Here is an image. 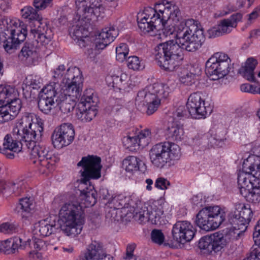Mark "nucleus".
Here are the masks:
<instances>
[{"label": "nucleus", "mask_w": 260, "mask_h": 260, "mask_svg": "<svg viewBox=\"0 0 260 260\" xmlns=\"http://www.w3.org/2000/svg\"><path fill=\"white\" fill-rule=\"evenodd\" d=\"M192 19L182 23L176 30V40H170L158 45L155 48V60L162 69L175 71L183 59V50L194 52L199 50L205 41L202 28Z\"/></svg>", "instance_id": "1"}, {"label": "nucleus", "mask_w": 260, "mask_h": 260, "mask_svg": "<svg viewBox=\"0 0 260 260\" xmlns=\"http://www.w3.org/2000/svg\"><path fill=\"white\" fill-rule=\"evenodd\" d=\"M25 24L20 20H8L6 17L0 20V40L5 51L12 54L26 37Z\"/></svg>", "instance_id": "2"}, {"label": "nucleus", "mask_w": 260, "mask_h": 260, "mask_svg": "<svg viewBox=\"0 0 260 260\" xmlns=\"http://www.w3.org/2000/svg\"><path fill=\"white\" fill-rule=\"evenodd\" d=\"M84 212L80 204L68 201L61 207L58 220L61 231L68 236L80 234L84 222Z\"/></svg>", "instance_id": "3"}, {"label": "nucleus", "mask_w": 260, "mask_h": 260, "mask_svg": "<svg viewBox=\"0 0 260 260\" xmlns=\"http://www.w3.org/2000/svg\"><path fill=\"white\" fill-rule=\"evenodd\" d=\"M18 90L13 86H5L0 91V122L13 119L19 113L21 100Z\"/></svg>", "instance_id": "4"}, {"label": "nucleus", "mask_w": 260, "mask_h": 260, "mask_svg": "<svg viewBox=\"0 0 260 260\" xmlns=\"http://www.w3.org/2000/svg\"><path fill=\"white\" fill-rule=\"evenodd\" d=\"M180 155L179 146L170 142L156 144L153 146L149 151L151 162L159 168H162L172 160H178Z\"/></svg>", "instance_id": "5"}, {"label": "nucleus", "mask_w": 260, "mask_h": 260, "mask_svg": "<svg viewBox=\"0 0 260 260\" xmlns=\"http://www.w3.org/2000/svg\"><path fill=\"white\" fill-rule=\"evenodd\" d=\"M225 212L218 206L203 208L197 214L196 223L206 232L215 230L225 220Z\"/></svg>", "instance_id": "6"}, {"label": "nucleus", "mask_w": 260, "mask_h": 260, "mask_svg": "<svg viewBox=\"0 0 260 260\" xmlns=\"http://www.w3.org/2000/svg\"><path fill=\"white\" fill-rule=\"evenodd\" d=\"M242 170L239 172L237 178L242 196L243 192H248V190H251L254 186L253 181H255V176L257 175V171H260V164L255 161L254 156H249L243 162Z\"/></svg>", "instance_id": "7"}, {"label": "nucleus", "mask_w": 260, "mask_h": 260, "mask_svg": "<svg viewBox=\"0 0 260 260\" xmlns=\"http://www.w3.org/2000/svg\"><path fill=\"white\" fill-rule=\"evenodd\" d=\"M231 60L222 52H217L212 55L206 62V73L212 80L223 78L232 69Z\"/></svg>", "instance_id": "8"}, {"label": "nucleus", "mask_w": 260, "mask_h": 260, "mask_svg": "<svg viewBox=\"0 0 260 260\" xmlns=\"http://www.w3.org/2000/svg\"><path fill=\"white\" fill-rule=\"evenodd\" d=\"M95 98L93 90L88 89L84 91L76 109V116L83 122L90 121L97 114V110L93 105Z\"/></svg>", "instance_id": "9"}, {"label": "nucleus", "mask_w": 260, "mask_h": 260, "mask_svg": "<svg viewBox=\"0 0 260 260\" xmlns=\"http://www.w3.org/2000/svg\"><path fill=\"white\" fill-rule=\"evenodd\" d=\"M101 162V158L97 156L88 155L82 158L77 164L78 167L83 169V171H81L82 183L87 184L91 179H98L101 177L102 168Z\"/></svg>", "instance_id": "10"}, {"label": "nucleus", "mask_w": 260, "mask_h": 260, "mask_svg": "<svg viewBox=\"0 0 260 260\" xmlns=\"http://www.w3.org/2000/svg\"><path fill=\"white\" fill-rule=\"evenodd\" d=\"M59 86L58 84L50 82L42 90V93L38 101L39 109L45 114L50 112L54 107L55 102L61 99L59 95H61Z\"/></svg>", "instance_id": "11"}, {"label": "nucleus", "mask_w": 260, "mask_h": 260, "mask_svg": "<svg viewBox=\"0 0 260 260\" xmlns=\"http://www.w3.org/2000/svg\"><path fill=\"white\" fill-rule=\"evenodd\" d=\"M118 35L117 30L113 26L107 27L102 29L96 39L95 43L93 42V46L90 47L89 45L87 46V43H85L86 46L84 48L87 47V49L85 53L90 59H94L98 53L97 50L104 49L114 40Z\"/></svg>", "instance_id": "12"}, {"label": "nucleus", "mask_w": 260, "mask_h": 260, "mask_svg": "<svg viewBox=\"0 0 260 260\" xmlns=\"http://www.w3.org/2000/svg\"><path fill=\"white\" fill-rule=\"evenodd\" d=\"M155 11L152 8H146L143 12L139 14L137 22L139 29L144 34L155 32L163 30V24L160 20L154 16Z\"/></svg>", "instance_id": "13"}, {"label": "nucleus", "mask_w": 260, "mask_h": 260, "mask_svg": "<svg viewBox=\"0 0 260 260\" xmlns=\"http://www.w3.org/2000/svg\"><path fill=\"white\" fill-rule=\"evenodd\" d=\"M186 107L189 114L195 119L204 118L212 112L210 107L205 106V101L200 92H194L190 95Z\"/></svg>", "instance_id": "14"}, {"label": "nucleus", "mask_w": 260, "mask_h": 260, "mask_svg": "<svg viewBox=\"0 0 260 260\" xmlns=\"http://www.w3.org/2000/svg\"><path fill=\"white\" fill-rule=\"evenodd\" d=\"M36 142H35L32 146L27 147L31 156L37 159L34 162L38 161L41 166L46 168L49 171L53 170L56 163V157L51 153H49L48 149L45 146L36 145Z\"/></svg>", "instance_id": "15"}, {"label": "nucleus", "mask_w": 260, "mask_h": 260, "mask_svg": "<svg viewBox=\"0 0 260 260\" xmlns=\"http://www.w3.org/2000/svg\"><path fill=\"white\" fill-rule=\"evenodd\" d=\"M78 21L73 24L69 29L71 37L75 41L80 47H85V43L90 47L94 46V44L88 37L89 32L87 27L91 20H87L78 17Z\"/></svg>", "instance_id": "16"}, {"label": "nucleus", "mask_w": 260, "mask_h": 260, "mask_svg": "<svg viewBox=\"0 0 260 260\" xmlns=\"http://www.w3.org/2000/svg\"><path fill=\"white\" fill-rule=\"evenodd\" d=\"M75 131L70 123L61 124L52 135V141L55 148H61L70 145L74 139Z\"/></svg>", "instance_id": "17"}, {"label": "nucleus", "mask_w": 260, "mask_h": 260, "mask_svg": "<svg viewBox=\"0 0 260 260\" xmlns=\"http://www.w3.org/2000/svg\"><path fill=\"white\" fill-rule=\"evenodd\" d=\"M43 132L42 123L34 122L33 116L29 113L27 120V128H25L22 143L27 147L32 146L35 142L40 141Z\"/></svg>", "instance_id": "18"}, {"label": "nucleus", "mask_w": 260, "mask_h": 260, "mask_svg": "<svg viewBox=\"0 0 260 260\" xmlns=\"http://www.w3.org/2000/svg\"><path fill=\"white\" fill-rule=\"evenodd\" d=\"M196 231L192 224L187 221H178L172 230L173 239L178 243L190 241L195 235Z\"/></svg>", "instance_id": "19"}, {"label": "nucleus", "mask_w": 260, "mask_h": 260, "mask_svg": "<svg viewBox=\"0 0 260 260\" xmlns=\"http://www.w3.org/2000/svg\"><path fill=\"white\" fill-rule=\"evenodd\" d=\"M165 88H168V86L160 83H155L148 86L145 89L140 90L135 99L136 105L140 108L145 106L151 100H153L156 94L161 92Z\"/></svg>", "instance_id": "20"}, {"label": "nucleus", "mask_w": 260, "mask_h": 260, "mask_svg": "<svg viewBox=\"0 0 260 260\" xmlns=\"http://www.w3.org/2000/svg\"><path fill=\"white\" fill-rule=\"evenodd\" d=\"M34 28L31 29V34L33 36V40L37 44L41 45L48 44L53 37L51 29L48 26L47 22L44 21L42 18L40 20H36L34 23Z\"/></svg>", "instance_id": "21"}, {"label": "nucleus", "mask_w": 260, "mask_h": 260, "mask_svg": "<svg viewBox=\"0 0 260 260\" xmlns=\"http://www.w3.org/2000/svg\"><path fill=\"white\" fill-rule=\"evenodd\" d=\"M237 215V212H232L229 215V221L232 226L230 228L228 235L233 240H237L246 230L247 224L246 221H243Z\"/></svg>", "instance_id": "22"}, {"label": "nucleus", "mask_w": 260, "mask_h": 260, "mask_svg": "<svg viewBox=\"0 0 260 260\" xmlns=\"http://www.w3.org/2000/svg\"><path fill=\"white\" fill-rule=\"evenodd\" d=\"M95 0H76L77 17L91 20L94 17V9L98 6L94 4Z\"/></svg>", "instance_id": "23"}, {"label": "nucleus", "mask_w": 260, "mask_h": 260, "mask_svg": "<svg viewBox=\"0 0 260 260\" xmlns=\"http://www.w3.org/2000/svg\"><path fill=\"white\" fill-rule=\"evenodd\" d=\"M58 84L59 86L61 95L59 98L61 99L65 98L68 96L69 97L75 98V99L81 98V91L83 87V83L80 84L76 83L74 81L62 82L61 84L58 82H52Z\"/></svg>", "instance_id": "24"}, {"label": "nucleus", "mask_w": 260, "mask_h": 260, "mask_svg": "<svg viewBox=\"0 0 260 260\" xmlns=\"http://www.w3.org/2000/svg\"><path fill=\"white\" fill-rule=\"evenodd\" d=\"M169 120L166 128V135L173 141H181L183 139L184 130L182 125L177 121Z\"/></svg>", "instance_id": "25"}, {"label": "nucleus", "mask_w": 260, "mask_h": 260, "mask_svg": "<svg viewBox=\"0 0 260 260\" xmlns=\"http://www.w3.org/2000/svg\"><path fill=\"white\" fill-rule=\"evenodd\" d=\"M128 77L127 74L122 73L120 76L112 75L106 78V81L109 86L113 87L115 90H125L128 87L127 83Z\"/></svg>", "instance_id": "26"}, {"label": "nucleus", "mask_w": 260, "mask_h": 260, "mask_svg": "<svg viewBox=\"0 0 260 260\" xmlns=\"http://www.w3.org/2000/svg\"><path fill=\"white\" fill-rule=\"evenodd\" d=\"M169 14L167 16H165L163 20V29L165 28L166 24L169 23L173 26H176V30L178 27L182 23H185V21H180L182 19L181 12L178 6L172 5L170 8Z\"/></svg>", "instance_id": "27"}, {"label": "nucleus", "mask_w": 260, "mask_h": 260, "mask_svg": "<svg viewBox=\"0 0 260 260\" xmlns=\"http://www.w3.org/2000/svg\"><path fill=\"white\" fill-rule=\"evenodd\" d=\"M242 17L241 14L236 13L232 15L229 18L221 20L218 26L221 35L230 32L233 28L237 26L238 22L241 20Z\"/></svg>", "instance_id": "28"}, {"label": "nucleus", "mask_w": 260, "mask_h": 260, "mask_svg": "<svg viewBox=\"0 0 260 260\" xmlns=\"http://www.w3.org/2000/svg\"><path fill=\"white\" fill-rule=\"evenodd\" d=\"M56 230L55 224H50L46 220L40 221L34 225L33 233L37 236L47 237Z\"/></svg>", "instance_id": "29"}, {"label": "nucleus", "mask_w": 260, "mask_h": 260, "mask_svg": "<svg viewBox=\"0 0 260 260\" xmlns=\"http://www.w3.org/2000/svg\"><path fill=\"white\" fill-rule=\"evenodd\" d=\"M170 92V89L165 88L164 90L155 96L153 100H151L145 106L147 107L146 113L148 115H151L157 110L160 104V101L162 99L167 98Z\"/></svg>", "instance_id": "30"}, {"label": "nucleus", "mask_w": 260, "mask_h": 260, "mask_svg": "<svg viewBox=\"0 0 260 260\" xmlns=\"http://www.w3.org/2000/svg\"><path fill=\"white\" fill-rule=\"evenodd\" d=\"M147 212H150V222L154 224H163L165 223L164 219V211L161 205L157 206L155 204H149Z\"/></svg>", "instance_id": "31"}, {"label": "nucleus", "mask_w": 260, "mask_h": 260, "mask_svg": "<svg viewBox=\"0 0 260 260\" xmlns=\"http://www.w3.org/2000/svg\"><path fill=\"white\" fill-rule=\"evenodd\" d=\"M29 113H25L20 119H18L14 125L12 135L15 139L22 142L25 128H27V120Z\"/></svg>", "instance_id": "32"}, {"label": "nucleus", "mask_w": 260, "mask_h": 260, "mask_svg": "<svg viewBox=\"0 0 260 260\" xmlns=\"http://www.w3.org/2000/svg\"><path fill=\"white\" fill-rule=\"evenodd\" d=\"M257 64L256 59L253 57H250L247 59L245 66L240 69V72L247 80L251 82L254 81V70Z\"/></svg>", "instance_id": "33"}, {"label": "nucleus", "mask_w": 260, "mask_h": 260, "mask_svg": "<svg viewBox=\"0 0 260 260\" xmlns=\"http://www.w3.org/2000/svg\"><path fill=\"white\" fill-rule=\"evenodd\" d=\"M34 208L33 200L26 197L19 200V203L16 205L15 210L16 212L24 217L30 213Z\"/></svg>", "instance_id": "34"}, {"label": "nucleus", "mask_w": 260, "mask_h": 260, "mask_svg": "<svg viewBox=\"0 0 260 260\" xmlns=\"http://www.w3.org/2000/svg\"><path fill=\"white\" fill-rule=\"evenodd\" d=\"M23 144L20 140L15 139L11 134H7L4 138L3 142L4 149H8L10 151L19 152L21 151Z\"/></svg>", "instance_id": "35"}, {"label": "nucleus", "mask_w": 260, "mask_h": 260, "mask_svg": "<svg viewBox=\"0 0 260 260\" xmlns=\"http://www.w3.org/2000/svg\"><path fill=\"white\" fill-rule=\"evenodd\" d=\"M82 73L79 68L74 67L69 68L66 72L64 77L62 79L61 82L74 81L78 84L83 83Z\"/></svg>", "instance_id": "36"}, {"label": "nucleus", "mask_w": 260, "mask_h": 260, "mask_svg": "<svg viewBox=\"0 0 260 260\" xmlns=\"http://www.w3.org/2000/svg\"><path fill=\"white\" fill-rule=\"evenodd\" d=\"M34 42H35L34 41ZM34 44L25 43L18 54V58L21 61L30 60L36 55V51Z\"/></svg>", "instance_id": "37"}, {"label": "nucleus", "mask_w": 260, "mask_h": 260, "mask_svg": "<svg viewBox=\"0 0 260 260\" xmlns=\"http://www.w3.org/2000/svg\"><path fill=\"white\" fill-rule=\"evenodd\" d=\"M233 212H237V215L244 219L243 221H246L249 222L252 216V211L250 208H247L242 203H236L234 205V210Z\"/></svg>", "instance_id": "38"}, {"label": "nucleus", "mask_w": 260, "mask_h": 260, "mask_svg": "<svg viewBox=\"0 0 260 260\" xmlns=\"http://www.w3.org/2000/svg\"><path fill=\"white\" fill-rule=\"evenodd\" d=\"M141 162L142 161L138 157L129 156L123 160L122 166L126 172H133L139 169Z\"/></svg>", "instance_id": "39"}, {"label": "nucleus", "mask_w": 260, "mask_h": 260, "mask_svg": "<svg viewBox=\"0 0 260 260\" xmlns=\"http://www.w3.org/2000/svg\"><path fill=\"white\" fill-rule=\"evenodd\" d=\"M81 196L82 200L85 202L86 207L92 206L96 202V193L93 186L89 190H83Z\"/></svg>", "instance_id": "40"}, {"label": "nucleus", "mask_w": 260, "mask_h": 260, "mask_svg": "<svg viewBox=\"0 0 260 260\" xmlns=\"http://www.w3.org/2000/svg\"><path fill=\"white\" fill-rule=\"evenodd\" d=\"M243 197L247 201L253 204H256L260 202V186H253L251 190H248V192L243 193Z\"/></svg>", "instance_id": "41"}, {"label": "nucleus", "mask_w": 260, "mask_h": 260, "mask_svg": "<svg viewBox=\"0 0 260 260\" xmlns=\"http://www.w3.org/2000/svg\"><path fill=\"white\" fill-rule=\"evenodd\" d=\"M58 101H60L58 104L59 110L64 114L71 113L75 106L73 100L70 98L68 99L67 96L65 98L58 99Z\"/></svg>", "instance_id": "42"}, {"label": "nucleus", "mask_w": 260, "mask_h": 260, "mask_svg": "<svg viewBox=\"0 0 260 260\" xmlns=\"http://www.w3.org/2000/svg\"><path fill=\"white\" fill-rule=\"evenodd\" d=\"M21 14L23 18L28 19L30 21H33L32 24L36 20H40L42 17H40L38 12L30 6L25 7L21 10Z\"/></svg>", "instance_id": "43"}, {"label": "nucleus", "mask_w": 260, "mask_h": 260, "mask_svg": "<svg viewBox=\"0 0 260 260\" xmlns=\"http://www.w3.org/2000/svg\"><path fill=\"white\" fill-rule=\"evenodd\" d=\"M168 6H165L164 4H158L156 5L154 9L153 10L155 11L154 16L156 18L160 20V23L162 24L165 16H167L169 14V11L172 4L167 3Z\"/></svg>", "instance_id": "44"}, {"label": "nucleus", "mask_w": 260, "mask_h": 260, "mask_svg": "<svg viewBox=\"0 0 260 260\" xmlns=\"http://www.w3.org/2000/svg\"><path fill=\"white\" fill-rule=\"evenodd\" d=\"M213 240L211 237H204L199 241V248L205 253H210L213 251Z\"/></svg>", "instance_id": "45"}, {"label": "nucleus", "mask_w": 260, "mask_h": 260, "mask_svg": "<svg viewBox=\"0 0 260 260\" xmlns=\"http://www.w3.org/2000/svg\"><path fill=\"white\" fill-rule=\"evenodd\" d=\"M137 138L139 142L140 147L144 148L147 146L151 141V133L149 128H145L141 131Z\"/></svg>", "instance_id": "46"}, {"label": "nucleus", "mask_w": 260, "mask_h": 260, "mask_svg": "<svg viewBox=\"0 0 260 260\" xmlns=\"http://www.w3.org/2000/svg\"><path fill=\"white\" fill-rule=\"evenodd\" d=\"M129 49L125 43L120 44L116 48V58L119 62H123L128 54Z\"/></svg>", "instance_id": "47"}, {"label": "nucleus", "mask_w": 260, "mask_h": 260, "mask_svg": "<svg viewBox=\"0 0 260 260\" xmlns=\"http://www.w3.org/2000/svg\"><path fill=\"white\" fill-rule=\"evenodd\" d=\"M25 245H28L30 248H34L37 250L44 249L46 247L44 241L36 237H33L31 239H28L26 242Z\"/></svg>", "instance_id": "48"}, {"label": "nucleus", "mask_w": 260, "mask_h": 260, "mask_svg": "<svg viewBox=\"0 0 260 260\" xmlns=\"http://www.w3.org/2000/svg\"><path fill=\"white\" fill-rule=\"evenodd\" d=\"M148 206H149V204H145L142 207L140 211L136 213V217L140 223L150 222V212H147Z\"/></svg>", "instance_id": "49"}, {"label": "nucleus", "mask_w": 260, "mask_h": 260, "mask_svg": "<svg viewBox=\"0 0 260 260\" xmlns=\"http://www.w3.org/2000/svg\"><path fill=\"white\" fill-rule=\"evenodd\" d=\"M127 65L129 69L133 70H140L144 68V64L137 56H130L127 60Z\"/></svg>", "instance_id": "50"}, {"label": "nucleus", "mask_w": 260, "mask_h": 260, "mask_svg": "<svg viewBox=\"0 0 260 260\" xmlns=\"http://www.w3.org/2000/svg\"><path fill=\"white\" fill-rule=\"evenodd\" d=\"M122 142L124 145L128 149H131L134 147V149H136L140 147L137 136H131L127 135L123 137Z\"/></svg>", "instance_id": "51"}, {"label": "nucleus", "mask_w": 260, "mask_h": 260, "mask_svg": "<svg viewBox=\"0 0 260 260\" xmlns=\"http://www.w3.org/2000/svg\"><path fill=\"white\" fill-rule=\"evenodd\" d=\"M40 80L41 79L39 77L30 75L26 77L24 80V83L26 86L31 87L33 89H37L40 87Z\"/></svg>", "instance_id": "52"}, {"label": "nucleus", "mask_w": 260, "mask_h": 260, "mask_svg": "<svg viewBox=\"0 0 260 260\" xmlns=\"http://www.w3.org/2000/svg\"><path fill=\"white\" fill-rule=\"evenodd\" d=\"M124 199V197L120 194L112 196L108 203L113 205L114 208L119 209L123 206L125 202Z\"/></svg>", "instance_id": "53"}, {"label": "nucleus", "mask_w": 260, "mask_h": 260, "mask_svg": "<svg viewBox=\"0 0 260 260\" xmlns=\"http://www.w3.org/2000/svg\"><path fill=\"white\" fill-rule=\"evenodd\" d=\"M66 71L64 65L59 66L54 71L53 81L52 82H58L61 84V80L64 77Z\"/></svg>", "instance_id": "54"}, {"label": "nucleus", "mask_w": 260, "mask_h": 260, "mask_svg": "<svg viewBox=\"0 0 260 260\" xmlns=\"http://www.w3.org/2000/svg\"><path fill=\"white\" fill-rule=\"evenodd\" d=\"M188 112L184 106H180L178 107L176 111L173 113V116L172 118H170L169 120L175 121L177 119H182L186 118L188 117Z\"/></svg>", "instance_id": "55"}, {"label": "nucleus", "mask_w": 260, "mask_h": 260, "mask_svg": "<svg viewBox=\"0 0 260 260\" xmlns=\"http://www.w3.org/2000/svg\"><path fill=\"white\" fill-rule=\"evenodd\" d=\"M213 251L215 252L221 251L225 245V239L222 236L221 237H214L213 240Z\"/></svg>", "instance_id": "56"}, {"label": "nucleus", "mask_w": 260, "mask_h": 260, "mask_svg": "<svg viewBox=\"0 0 260 260\" xmlns=\"http://www.w3.org/2000/svg\"><path fill=\"white\" fill-rule=\"evenodd\" d=\"M152 240L158 244H161L164 241V235L159 230H153L151 232Z\"/></svg>", "instance_id": "57"}, {"label": "nucleus", "mask_w": 260, "mask_h": 260, "mask_svg": "<svg viewBox=\"0 0 260 260\" xmlns=\"http://www.w3.org/2000/svg\"><path fill=\"white\" fill-rule=\"evenodd\" d=\"M52 0H34V6L38 10H42L49 6Z\"/></svg>", "instance_id": "58"}, {"label": "nucleus", "mask_w": 260, "mask_h": 260, "mask_svg": "<svg viewBox=\"0 0 260 260\" xmlns=\"http://www.w3.org/2000/svg\"><path fill=\"white\" fill-rule=\"evenodd\" d=\"M11 189L16 196H19L24 189V183L22 181L12 183Z\"/></svg>", "instance_id": "59"}, {"label": "nucleus", "mask_w": 260, "mask_h": 260, "mask_svg": "<svg viewBox=\"0 0 260 260\" xmlns=\"http://www.w3.org/2000/svg\"><path fill=\"white\" fill-rule=\"evenodd\" d=\"M11 240V251L14 253L18 250L19 248L22 247L21 244L22 239L19 237H15Z\"/></svg>", "instance_id": "60"}, {"label": "nucleus", "mask_w": 260, "mask_h": 260, "mask_svg": "<svg viewBox=\"0 0 260 260\" xmlns=\"http://www.w3.org/2000/svg\"><path fill=\"white\" fill-rule=\"evenodd\" d=\"M170 185V182L168 180L161 177L157 178L154 184L156 188L160 189H166Z\"/></svg>", "instance_id": "61"}, {"label": "nucleus", "mask_w": 260, "mask_h": 260, "mask_svg": "<svg viewBox=\"0 0 260 260\" xmlns=\"http://www.w3.org/2000/svg\"><path fill=\"white\" fill-rule=\"evenodd\" d=\"M16 229V226L14 224L6 222L3 223L0 225V232L5 233H10L13 232Z\"/></svg>", "instance_id": "62"}, {"label": "nucleus", "mask_w": 260, "mask_h": 260, "mask_svg": "<svg viewBox=\"0 0 260 260\" xmlns=\"http://www.w3.org/2000/svg\"><path fill=\"white\" fill-rule=\"evenodd\" d=\"M253 238L255 243L258 245V248L256 249V257L260 260V232L255 230L253 234Z\"/></svg>", "instance_id": "63"}, {"label": "nucleus", "mask_w": 260, "mask_h": 260, "mask_svg": "<svg viewBox=\"0 0 260 260\" xmlns=\"http://www.w3.org/2000/svg\"><path fill=\"white\" fill-rule=\"evenodd\" d=\"M207 36L209 38H215L222 36L218 25L214 26L207 30Z\"/></svg>", "instance_id": "64"}]
</instances>
